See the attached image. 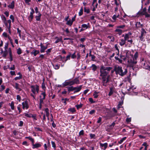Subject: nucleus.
Returning <instances> with one entry per match:
<instances>
[{"instance_id": "nucleus-44", "label": "nucleus", "mask_w": 150, "mask_h": 150, "mask_svg": "<svg viewBox=\"0 0 150 150\" xmlns=\"http://www.w3.org/2000/svg\"><path fill=\"white\" fill-rule=\"evenodd\" d=\"M22 75H21L19 76L16 77L14 79L15 80H17L20 79L22 78Z\"/></svg>"}, {"instance_id": "nucleus-47", "label": "nucleus", "mask_w": 150, "mask_h": 150, "mask_svg": "<svg viewBox=\"0 0 150 150\" xmlns=\"http://www.w3.org/2000/svg\"><path fill=\"white\" fill-rule=\"evenodd\" d=\"M84 134V131L82 130L79 133V136L83 135Z\"/></svg>"}, {"instance_id": "nucleus-1", "label": "nucleus", "mask_w": 150, "mask_h": 150, "mask_svg": "<svg viewBox=\"0 0 150 150\" xmlns=\"http://www.w3.org/2000/svg\"><path fill=\"white\" fill-rule=\"evenodd\" d=\"M112 69V67H105L103 65L100 66L98 78L100 80H102V83L104 86H107L109 81V73Z\"/></svg>"}, {"instance_id": "nucleus-38", "label": "nucleus", "mask_w": 150, "mask_h": 150, "mask_svg": "<svg viewBox=\"0 0 150 150\" xmlns=\"http://www.w3.org/2000/svg\"><path fill=\"white\" fill-rule=\"evenodd\" d=\"M1 17L2 20L5 23L6 21V19L5 16L3 15H2Z\"/></svg>"}, {"instance_id": "nucleus-63", "label": "nucleus", "mask_w": 150, "mask_h": 150, "mask_svg": "<svg viewBox=\"0 0 150 150\" xmlns=\"http://www.w3.org/2000/svg\"><path fill=\"white\" fill-rule=\"evenodd\" d=\"M39 58L42 60L44 58V55L43 54H40Z\"/></svg>"}, {"instance_id": "nucleus-19", "label": "nucleus", "mask_w": 150, "mask_h": 150, "mask_svg": "<svg viewBox=\"0 0 150 150\" xmlns=\"http://www.w3.org/2000/svg\"><path fill=\"white\" fill-rule=\"evenodd\" d=\"M108 144L107 143H105L104 144H102V143H100V146L103 147H104V150L105 149L107 148L108 146Z\"/></svg>"}, {"instance_id": "nucleus-14", "label": "nucleus", "mask_w": 150, "mask_h": 150, "mask_svg": "<svg viewBox=\"0 0 150 150\" xmlns=\"http://www.w3.org/2000/svg\"><path fill=\"white\" fill-rule=\"evenodd\" d=\"M14 6L15 2L14 1H13L11 4L8 6V8L12 9L14 8Z\"/></svg>"}, {"instance_id": "nucleus-36", "label": "nucleus", "mask_w": 150, "mask_h": 150, "mask_svg": "<svg viewBox=\"0 0 150 150\" xmlns=\"http://www.w3.org/2000/svg\"><path fill=\"white\" fill-rule=\"evenodd\" d=\"M68 110L72 113H73L76 111L75 108H70L68 109Z\"/></svg>"}, {"instance_id": "nucleus-46", "label": "nucleus", "mask_w": 150, "mask_h": 150, "mask_svg": "<svg viewBox=\"0 0 150 150\" xmlns=\"http://www.w3.org/2000/svg\"><path fill=\"white\" fill-rule=\"evenodd\" d=\"M90 136L91 139L93 138L94 139H95V134H90Z\"/></svg>"}, {"instance_id": "nucleus-35", "label": "nucleus", "mask_w": 150, "mask_h": 150, "mask_svg": "<svg viewBox=\"0 0 150 150\" xmlns=\"http://www.w3.org/2000/svg\"><path fill=\"white\" fill-rule=\"evenodd\" d=\"M42 88L44 90V91L43 92H45V89H46V87L44 81H43V82L42 84Z\"/></svg>"}, {"instance_id": "nucleus-49", "label": "nucleus", "mask_w": 150, "mask_h": 150, "mask_svg": "<svg viewBox=\"0 0 150 150\" xmlns=\"http://www.w3.org/2000/svg\"><path fill=\"white\" fill-rule=\"evenodd\" d=\"M82 105L81 104L80 105H76V106L77 109H79V108H81L82 107Z\"/></svg>"}, {"instance_id": "nucleus-62", "label": "nucleus", "mask_w": 150, "mask_h": 150, "mask_svg": "<svg viewBox=\"0 0 150 150\" xmlns=\"http://www.w3.org/2000/svg\"><path fill=\"white\" fill-rule=\"evenodd\" d=\"M25 2L28 5H30L29 2H30L31 0H25Z\"/></svg>"}, {"instance_id": "nucleus-29", "label": "nucleus", "mask_w": 150, "mask_h": 150, "mask_svg": "<svg viewBox=\"0 0 150 150\" xmlns=\"http://www.w3.org/2000/svg\"><path fill=\"white\" fill-rule=\"evenodd\" d=\"M9 105L11 107V108L12 110H14V102L13 101H12L11 103H9Z\"/></svg>"}, {"instance_id": "nucleus-17", "label": "nucleus", "mask_w": 150, "mask_h": 150, "mask_svg": "<svg viewBox=\"0 0 150 150\" xmlns=\"http://www.w3.org/2000/svg\"><path fill=\"white\" fill-rule=\"evenodd\" d=\"M19 84L17 83H15V85L14 87L18 91H20L21 90V89L19 87Z\"/></svg>"}, {"instance_id": "nucleus-42", "label": "nucleus", "mask_w": 150, "mask_h": 150, "mask_svg": "<svg viewBox=\"0 0 150 150\" xmlns=\"http://www.w3.org/2000/svg\"><path fill=\"white\" fill-rule=\"evenodd\" d=\"M72 21H71L70 20L67 21L66 24L69 25L71 26L72 25Z\"/></svg>"}, {"instance_id": "nucleus-12", "label": "nucleus", "mask_w": 150, "mask_h": 150, "mask_svg": "<svg viewBox=\"0 0 150 150\" xmlns=\"http://www.w3.org/2000/svg\"><path fill=\"white\" fill-rule=\"evenodd\" d=\"M130 74H129L128 76H127L125 77L123 80V81L125 82H126L127 81L129 82H130L131 79L130 78Z\"/></svg>"}, {"instance_id": "nucleus-9", "label": "nucleus", "mask_w": 150, "mask_h": 150, "mask_svg": "<svg viewBox=\"0 0 150 150\" xmlns=\"http://www.w3.org/2000/svg\"><path fill=\"white\" fill-rule=\"evenodd\" d=\"M146 33V31H145L144 29V28H142V31L141 32V36L139 37V38H140V40L141 41H142L144 40L143 36L144 35V34Z\"/></svg>"}, {"instance_id": "nucleus-15", "label": "nucleus", "mask_w": 150, "mask_h": 150, "mask_svg": "<svg viewBox=\"0 0 150 150\" xmlns=\"http://www.w3.org/2000/svg\"><path fill=\"white\" fill-rule=\"evenodd\" d=\"M8 51L9 53L10 61H12L13 60L12 55V51L10 48H9L8 49Z\"/></svg>"}, {"instance_id": "nucleus-28", "label": "nucleus", "mask_w": 150, "mask_h": 150, "mask_svg": "<svg viewBox=\"0 0 150 150\" xmlns=\"http://www.w3.org/2000/svg\"><path fill=\"white\" fill-rule=\"evenodd\" d=\"M99 93V92H97L96 91L94 92L93 95L95 98H96L98 97V94Z\"/></svg>"}, {"instance_id": "nucleus-37", "label": "nucleus", "mask_w": 150, "mask_h": 150, "mask_svg": "<svg viewBox=\"0 0 150 150\" xmlns=\"http://www.w3.org/2000/svg\"><path fill=\"white\" fill-rule=\"evenodd\" d=\"M53 66L55 69H59L60 66L57 64L53 65Z\"/></svg>"}, {"instance_id": "nucleus-11", "label": "nucleus", "mask_w": 150, "mask_h": 150, "mask_svg": "<svg viewBox=\"0 0 150 150\" xmlns=\"http://www.w3.org/2000/svg\"><path fill=\"white\" fill-rule=\"evenodd\" d=\"M40 46L41 47L40 50V52L41 53H43L45 52V50L46 49V47H45V46L43 45L42 43H41L40 44Z\"/></svg>"}, {"instance_id": "nucleus-13", "label": "nucleus", "mask_w": 150, "mask_h": 150, "mask_svg": "<svg viewBox=\"0 0 150 150\" xmlns=\"http://www.w3.org/2000/svg\"><path fill=\"white\" fill-rule=\"evenodd\" d=\"M73 85L74 84H79V80L77 78H75L72 81Z\"/></svg>"}, {"instance_id": "nucleus-41", "label": "nucleus", "mask_w": 150, "mask_h": 150, "mask_svg": "<svg viewBox=\"0 0 150 150\" xmlns=\"http://www.w3.org/2000/svg\"><path fill=\"white\" fill-rule=\"evenodd\" d=\"M126 138V137H124L121 139L120 141L118 143L120 144H121L125 140Z\"/></svg>"}, {"instance_id": "nucleus-31", "label": "nucleus", "mask_w": 150, "mask_h": 150, "mask_svg": "<svg viewBox=\"0 0 150 150\" xmlns=\"http://www.w3.org/2000/svg\"><path fill=\"white\" fill-rule=\"evenodd\" d=\"M113 93V88L112 87H111L110 88V91L108 94V95L109 96H111Z\"/></svg>"}, {"instance_id": "nucleus-64", "label": "nucleus", "mask_w": 150, "mask_h": 150, "mask_svg": "<svg viewBox=\"0 0 150 150\" xmlns=\"http://www.w3.org/2000/svg\"><path fill=\"white\" fill-rule=\"evenodd\" d=\"M101 119L102 118L100 117H99L97 122V123H100L101 121Z\"/></svg>"}, {"instance_id": "nucleus-39", "label": "nucleus", "mask_w": 150, "mask_h": 150, "mask_svg": "<svg viewBox=\"0 0 150 150\" xmlns=\"http://www.w3.org/2000/svg\"><path fill=\"white\" fill-rule=\"evenodd\" d=\"M83 13V7H82L80 10V11L79 12V16H81Z\"/></svg>"}, {"instance_id": "nucleus-3", "label": "nucleus", "mask_w": 150, "mask_h": 150, "mask_svg": "<svg viewBox=\"0 0 150 150\" xmlns=\"http://www.w3.org/2000/svg\"><path fill=\"white\" fill-rule=\"evenodd\" d=\"M129 38V35L128 34H126L124 37V39H121L120 40L119 44L121 46H123L125 43L126 41Z\"/></svg>"}, {"instance_id": "nucleus-24", "label": "nucleus", "mask_w": 150, "mask_h": 150, "mask_svg": "<svg viewBox=\"0 0 150 150\" xmlns=\"http://www.w3.org/2000/svg\"><path fill=\"white\" fill-rule=\"evenodd\" d=\"M135 26L137 28H140L142 26L140 22H137L135 24Z\"/></svg>"}, {"instance_id": "nucleus-50", "label": "nucleus", "mask_w": 150, "mask_h": 150, "mask_svg": "<svg viewBox=\"0 0 150 150\" xmlns=\"http://www.w3.org/2000/svg\"><path fill=\"white\" fill-rule=\"evenodd\" d=\"M52 48H50L47 49L46 51L47 54H48L49 53L51 52Z\"/></svg>"}, {"instance_id": "nucleus-54", "label": "nucleus", "mask_w": 150, "mask_h": 150, "mask_svg": "<svg viewBox=\"0 0 150 150\" xmlns=\"http://www.w3.org/2000/svg\"><path fill=\"white\" fill-rule=\"evenodd\" d=\"M51 143H52V147H53V148H55L56 147V145H55V144L54 142L52 141L51 142Z\"/></svg>"}, {"instance_id": "nucleus-30", "label": "nucleus", "mask_w": 150, "mask_h": 150, "mask_svg": "<svg viewBox=\"0 0 150 150\" xmlns=\"http://www.w3.org/2000/svg\"><path fill=\"white\" fill-rule=\"evenodd\" d=\"M91 67L92 68V70L93 71H94L96 70L97 69V67L94 64H92Z\"/></svg>"}, {"instance_id": "nucleus-7", "label": "nucleus", "mask_w": 150, "mask_h": 150, "mask_svg": "<svg viewBox=\"0 0 150 150\" xmlns=\"http://www.w3.org/2000/svg\"><path fill=\"white\" fill-rule=\"evenodd\" d=\"M41 95H42L43 97L41 98V96H40V104H42L43 103V100L45 99L46 94L45 92H43L41 93Z\"/></svg>"}, {"instance_id": "nucleus-27", "label": "nucleus", "mask_w": 150, "mask_h": 150, "mask_svg": "<svg viewBox=\"0 0 150 150\" xmlns=\"http://www.w3.org/2000/svg\"><path fill=\"white\" fill-rule=\"evenodd\" d=\"M76 88H74L73 86H71L69 87L68 88V91H69V92H70L71 91H72L74 90Z\"/></svg>"}, {"instance_id": "nucleus-20", "label": "nucleus", "mask_w": 150, "mask_h": 150, "mask_svg": "<svg viewBox=\"0 0 150 150\" xmlns=\"http://www.w3.org/2000/svg\"><path fill=\"white\" fill-rule=\"evenodd\" d=\"M40 53L38 50H34L33 52H31V54H33L34 56H35L36 55Z\"/></svg>"}, {"instance_id": "nucleus-2", "label": "nucleus", "mask_w": 150, "mask_h": 150, "mask_svg": "<svg viewBox=\"0 0 150 150\" xmlns=\"http://www.w3.org/2000/svg\"><path fill=\"white\" fill-rule=\"evenodd\" d=\"M124 71H123L122 67L119 66L116 67L114 69L115 71L116 74H118L121 76H123L125 75L127 72L126 68H124Z\"/></svg>"}, {"instance_id": "nucleus-33", "label": "nucleus", "mask_w": 150, "mask_h": 150, "mask_svg": "<svg viewBox=\"0 0 150 150\" xmlns=\"http://www.w3.org/2000/svg\"><path fill=\"white\" fill-rule=\"evenodd\" d=\"M89 25V23H88V24H83L82 25V27L83 28H85V29H86L88 28V26Z\"/></svg>"}, {"instance_id": "nucleus-59", "label": "nucleus", "mask_w": 150, "mask_h": 150, "mask_svg": "<svg viewBox=\"0 0 150 150\" xmlns=\"http://www.w3.org/2000/svg\"><path fill=\"white\" fill-rule=\"evenodd\" d=\"M10 18L12 20V22H13L14 20V18L13 15H11L10 16Z\"/></svg>"}, {"instance_id": "nucleus-58", "label": "nucleus", "mask_w": 150, "mask_h": 150, "mask_svg": "<svg viewBox=\"0 0 150 150\" xmlns=\"http://www.w3.org/2000/svg\"><path fill=\"white\" fill-rule=\"evenodd\" d=\"M84 11L85 12H86L87 13H88L90 12V11L89 9H86L85 8H84Z\"/></svg>"}, {"instance_id": "nucleus-8", "label": "nucleus", "mask_w": 150, "mask_h": 150, "mask_svg": "<svg viewBox=\"0 0 150 150\" xmlns=\"http://www.w3.org/2000/svg\"><path fill=\"white\" fill-rule=\"evenodd\" d=\"M72 82V81H66L64 82L63 83V86L64 87L68 85L71 86L73 85Z\"/></svg>"}, {"instance_id": "nucleus-21", "label": "nucleus", "mask_w": 150, "mask_h": 150, "mask_svg": "<svg viewBox=\"0 0 150 150\" xmlns=\"http://www.w3.org/2000/svg\"><path fill=\"white\" fill-rule=\"evenodd\" d=\"M33 148H37L40 147L41 146V145L39 143H37L34 144L33 143Z\"/></svg>"}, {"instance_id": "nucleus-43", "label": "nucleus", "mask_w": 150, "mask_h": 150, "mask_svg": "<svg viewBox=\"0 0 150 150\" xmlns=\"http://www.w3.org/2000/svg\"><path fill=\"white\" fill-rule=\"evenodd\" d=\"M25 138L28 139L29 140L31 141L33 143V142H34V140L32 138L30 137H26Z\"/></svg>"}, {"instance_id": "nucleus-60", "label": "nucleus", "mask_w": 150, "mask_h": 150, "mask_svg": "<svg viewBox=\"0 0 150 150\" xmlns=\"http://www.w3.org/2000/svg\"><path fill=\"white\" fill-rule=\"evenodd\" d=\"M8 47V43H6L5 46H4V49L5 50H7Z\"/></svg>"}, {"instance_id": "nucleus-52", "label": "nucleus", "mask_w": 150, "mask_h": 150, "mask_svg": "<svg viewBox=\"0 0 150 150\" xmlns=\"http://www.w3.org/2000/svg\"><path fill=\"white\" fill-rule=\"evenodd\" d=\"M76 52H75L71 56V57L72 59H74L75 58L76 56L75 55Z\"/></svg>"}, {"instance_id": "nucleus-25", "label": "nucleus", "mask_w": 150, "mask_h": 150, "mask_svg": "<svg viewBox=\"0 0 150 150\" xmlns=\"http://www.w3.org/2000/svg\"><path fill=\"white\" fill-rule=\"evenodd\" d=\"M55 38L57 39V40L55 41V43H57L59 42L62 41V38L61 37L58 38L57 37H56Z\"/></svg>"}, {"instance_id": "nucleus-16", "label": "nucleus", "mask_w": 150, "mask_h": 150, "mask_svg": "<svg viewBox=\"0 0 150 150\" xmlns=\"http://www.w3.org/2000/svg\"><path fill=\"white\" fill-rule=\"evenodd\" d=\"M82 86L81 85L79 87H75L76 88L74 90L75 91L74 92V93H76L77 92L81 90V89L82 88Z\"/></svg>"}, {"instance_id": "nucleus-4", "label": "nucleus", "mask_w": 150, "mask_h": 150, "mask_svg": "<svg viewBox=\"0 0 150 150\" xmlns=\"http://www.w3.org/2000/svg\"><path fill=\"white\" fill-rule=\"evenodd\" d=\"M30 88H31V91L33 94H35L36 93V91L38 93L39 86L38 85H31L30 86Z\"/></svg>"}, {"instance_id": "nucleus-10", "label": "nucleus", "mask_w": 150, "mask_h": 150, "mask_svg": "<svg viewBox=\"0 0 150 150\" xmlns=\"http://www.w3.org/2000/svg\"><path fill=\"white\" fill-rule=\"evenodd\" d=\"M23 106V109H24L25 108L26 109H27L29 108V106L28 102L25 101L22 103Z\"/></svg>"}, {"instance_id": "nucleus-34", "label": "nucleus", "mask_w": 150, "mask_h": 150, "mask_svg": "<svg viewBox=\"0 0 150 150\" xmlns=\"http://www.w3.org/2000/svg\"><path fill=\"white\" fill-rule=\"evenodd\" d=\"M23 115H24L25 116L29 118L31 117L32 116V114L30 113L29 114L27 113H24L23 114Z\"/></svg>"}, {"instance_id": "nucleus-6", "label": "nucleus", "mask_w": 150, "mask_h": 150, "mask_svg": "<svg viewBox=\"0 0 150 150\" xmlns=\"http://www.w3.org/2000/svg\"><path fill=\"white\" fill-rule=\"evenodd\" d=\"M128 61L129 66L133 68L137 62V60L134 59L133 57L131 58L129 61Z\"/></svg>"}, {"instance_id": "nucleus-18", "label": "nucleus", "mask_w": 150, "mask_h": 150, "mask_svg": "<svg viewBox=\"0 0 150 150\" xmlns=\"http://www.w3.org/2000/svg\"><path fill=\"white\" fill-rule=\"evenodd\" d=\"M146 8L143 9L142 11L140 12H139L138 13L141 15H144L146 12Z\"/></svg>"}, {"instance_id": "nucleus-5", "label": "nucleus", "mask_w": 150, "mask_h": 150, "mask_svg": "<svg viewBox=\"0 0 150 150\" xmlns=\"http://www.w3.org/2000/svg\"><path fill=\"white\" fill-rule=\"evenodd\" d=\"M115 14L112 17V19L115 20L117 18H118L121 19L123 20V18L120 16L119 13L117 12H118V10L117 7L115 8Z\"/></svg>"}, {"instance_id": "nucleus-57", "label": "nucleus", "mask_w": 150, "mask_h": 150, "mask_svg": "<svg viewBox=\"0 0 150 150\" xmlns=\"http://www.w3.org/2000/svg\"><path fill=\"white\" fill-rule=\"evenodd\" d=\"M21 106V105H19L17 107V109H18V110L19 111V113H20L21 112V108H20Z\"/></svg>"}, {"instance_id": "nucleus-61", "label": "nucleus", "mask_w": 150, "mask_h": 150, "mask_svg": "<svg viewBox=\"0 0 150 150\" xmlns=\"http://www.w3.org/2000/svg\"><path fill=\"white\" fill-rule=\"evenodd\" d=\"M45 111L46 113V114H49V109L48 108H46L45 109Z\"/></svg>"}, {"instance_id": "nucleus-56", "label": "nucleus", "mask_w": 150, "mask_h": 150, "mask_svg": "<svg viewBox=\"0 0 150 150\" xmlns=\"http://www.w3.org/2000/svg\"><path fill=\"white\" fill-rule=\"evenodd\" d=\"M35 129L36 131H42V129L40 128L39 127H35Z\"/></svg>"}, {"instance_id": "nucleus-51", "label": "nucleus", "mask_w": 150, "mask_h": 150, "mask_svg": "<svg viewBox=\"0 0 150 150\" xmlns=\"http://www.w3.org/2000/svg\"><path fill=\"white\" fill-rule=\"evenodd\" d=\"M95 112V110H93L89 112V113L91 115H92Z\"/></svg>"}, {"instance_id": "nucleus-22", "label": "nucleus", "mask_w": 150, "mask_h": 150, "mask_svg": "<svg viewBox=\"0 0 150 150\" xmlns=\"http://www.w3.org/2000/svg\"><path fill=\"white\" fill-rule=\"evenodd\" d=\"M138 52H135L134 56H133V55H132V57H133L134 59L137 60L138 57Z\"/></svg>"}, {"instance_id": "nucleus-32", "label": "nucleus", "mask_w": 150, "mask_h": 150, "mask_svg": "<svg viewBox=\"0 0 150 150\" xmlns=\"http://www.w3.org/2000/svg\"><path fill=\"white\" fill-rule=\"evenodd\" d=\"M33 18V14H30L29 16L28 17V18L29 21L30 22H31Z\"/></svg>"}, {"instance_id": "nucleus-26", "label": "nucleus", "mask_w": 150, "mask_h": 150, "mask_svg": "<svg viewBox=\"0 0 150 150\" xmlns=\"http://www.w3.org/2000/svg\"><path fill=\"white\" fill-rule=\"evenodd\" d=\"M115 31L116 32H117L119 35H121L122 32V30L119 29H117L115 30Z\"/></svg>"}, {"instance_id": "nucleus-53", "label": "nucleus", "mask_w": 150, "mask_h": 150, "mask_svg": "<svg viewBox=\"0 0 150 150\" xmlns=\"http://www.w3.org/2000/svg\"><path fill=\"white\" fill-rule=\"evenodd\" d=\"M17 99L19 100V102L21 101V97L19 95H17Z\"/></svg>"}, {"instance_id": "nucleus-40", "label": "nucleus", "mask_w": 150, "mask_h": 150, "mask_svg": "<svg viewBox=\"0 0 150 150\" xmlns=\"http://www.w3.org/2000/svg\"><path fill=\"white\" fill-rule=\"evenodd\" d=\"M17 53L18 54H20L21 53V50L20 48H19L17 49Z\"/></svg>"}, {"instance_id": "nucleus-55", "label": "nucleus", "mask_w": 150, "mask_h": 150, "mask_svg": "<svg viewBox=\"0 0 150 150\" xmlns=\"http://www.w3.org/2000/svg\"><path fill=\"white\" fill-rule=\"evenodd\" d=\"M23 122L22 121H20V123L18 126L20 127H22L23 126Z\"/></svg>"}, {"instance_id": "nucleus-48", "label": "nucleus", "mask_w": 150, "mask_h": 150, "mask_svg": "<svg viewBox=\"0 0 150 150\" xmlns=\"http://www.w3.org/2000/svg\"><path fill=\"white\" fill-rule=\"evenodd\" d=\"M115 59L117 60H118L119 61V62L120 63H122V60L121 59H120L119 58H118V57H115Z\"/></svg>"}, {"instance_id": "nucleus-23", "label": "nucleus", "mask_w": 150, "mask_h": 150, "mask_svg": "<svg viewBox=\"0 0 150 150\" xmlns=\"http://www.w3.org/2000/svg\"><path fill=\"white\" fill-rule=\"evenodd\" d=\"M41 16V14L40 13H39L38 16H36L35 17L36 20L37 21H40V19Z\"/></svg>"}, {"instance_id": "nucleus-45", "label": "nucleus", "mask_w": 150, "mask_h": 150, "mask_svg": "<svg viewBox=\"0 0 150 150\" xmlns=\"http://www.w3.org/2000/svg\"><path fill=\"white\" fill-rule=\"evenodd\" d=\"M71 56V54L70 53L69 54L67 55L66 57V59L65 60V62L68 60H69L70 59V57Z\"/></svg>"}]
</instances>
